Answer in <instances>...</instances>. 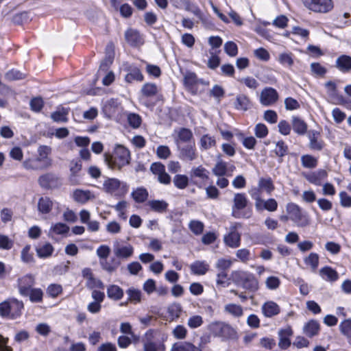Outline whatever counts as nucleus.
<instances>
[{
	"instance_id": "obj_1",
	"label": "nucleus",
	"mask_w": 351,
	"mask_h": 351,
	"mask_svg": "<svg viewBox=\"0 0 351 351\" xmlns=\"http://www.w3.org/2000/svg\"><path fill=\"white\" fill-rule=\"evenodd\" d=\"M104 160L110 169H121L130 161V152L123 145H117L112 155L105 154Z\"/></svg>"
},
{
	"instance_id": "obj_2",
	"label": "nucleus",
	"mask_w": 351,
	"mask_h": 351,
	"mask_svg": "<svg viewBox=\"0 0 351 351\" xmlns=\"http://www.w3.org/2000/svg\"><path fill=\"white\" fill-rule=\"evenodd\" d=\"M233 281L243 289L255 292L258 289V281L253 274L248 271L237 270L232 273Z\"/></svg>"
},
{
	"instance_id": "obj_3",
	"label": "nucleus",
	"mask_w": 351,
	"mask_h": 351,
	"mask_svg": "<svg viewBox=\"0 0 351 351\" xmlns=\"http://www.w3.org/2000/svg\"><path fill=\"white\" fill-rule=\"evenodd\" d=\"M248 200L245 193H236L233 199V205L232 206V215L237 219H248L252 216V211L247 208Z\"/></svg>"
},
{
	"instance_id": "obj_4",
	"label": "nucleus",
	"mask_w": 351,
	"mask_h": 351,
	"mask_svg": "<svg viewBox=\"0 0 351 351\" xmlns=\"http://www.w3.org/2000/svg\"><path fill=\"white\" fill-rule=\"evenodd\" d=\"M287 211L289 219L299 227H306L310 223L309 217L306 213L294 203H289L287 205Z\"/></svg>"
},
{
	"instance_id": "obj_5",
	"label": "nucleus",
	"mask_w": 351,
	"mask_h": 351,
	"mask_svg": "<svg viewBox=\"0 0 351 351\" xmlns=\"http://www.w3.org/2000/svg\"><path fill=\"white\" fill-rule=\"evenodd\" d=\"M208 330L216 337L225 339H233L236 337L237 332L230 324L216 321L208 325Z\"/></svg>"
},
{
	"instance_id": "obj_6",
	"label": "nucleus",
	"mask_w": 351,
	"mask_h": 351,
	"mask_svg": "<svg viewBox=\"0 0 351 351\" xmlns=\"http://www.w3.org/2000/svg\"><path fill=\"white\" fill-rule=\"evenodd\" d=\"M302 2L308 10L315 13L326 14L334 7L332 0H302Z\"/></svg>"
},
{
	"instance_id": "obj_7",
	"label": "nucleus",
	"mask_w": 351,
	"mask_h": 351,
	"mask_svg": "<svg viewBox=\"0 0 351 351\" xmlns=\"http://www.w3.org/2000/svg\"><path fill=\"white\" fill-rule=\"evenodd\" d=\"M159 88L154 83L147 82L144 84L140 90L139 101L147 107L154 106V104L151 103L149 99L157 95Z\"/></svg>"
},
{
	"instance_id": "obj_8",
	"label": "nucleus",
	"mask_w": 351,
	"mask_h": 351,
	"mask_svg": "<svg viewBox=\"0 0 351 351\" xmlns=\"http://www.w3.org/2000/svg\"><path fill=\"white\" fill-rule=\"evenodd\" d=\"M177 149L178 151V158L183 161L191 162L197 158L198 154L195 143L182 145H178Z\"/></svg>"
},
{
	"instance_id": "obj_9",
	"label": "nucleus",
	"mask_w": 351,
	"mask_h": 351,
	"mask_svg": "<svg viewBox=\"0 0 351 351\" xmlns=\"http://www.w3.org/2000/svg\"><path fill=\"white\" fill-rule=\"evenodd\" d=\"M235 169L236 167L234 165L228 164L219 158L212 169V172L215 176L218 177H222L224 176H232Z\"/></svg>"
},
{
	"instance_id": "obj_10",
	"label": "nucleus",
	"mask_w": 351,
	"mask_h": 351,
	"mask_svg": "<svg viewBox=\"0 0 351 351\" xmlns=\"http://www.w3.org/2000/svg\"><path fill=\"white\" fill-rule=\"evenodd\" d=\"M309 140L308 147L313 151H322L326 146L325 142L320 138V132L317 130H311L307 133Z\"/></svg>"
},
{
	"instance_id": "obj_11",
	"label": "nucleus",
	"mask_w": 351,
	"mask_h": 351,
	"mask_svg": "<svg viewBox=\"0 0 351 351\" xmlns=\"http://www.w3.org/2000/svg\"><path fill=\"white\" fill-rule=\"evenodd\" d=\"M150 170L157 176L158 181L163 184H169L171 182V177L166 172L165 167L160 162H154L152 164Z\"/></svg>"
},
{
	"instance_id": "obj_12",
	"label": "nucleus",
	"mask_w": 351,
	"mask_h": 351,
	"mask_svg": "<svg viewBox=\"0 0 351 351\" xmlns=\"http://www.w3.org/2000/svg\"><path fill=\"white\" fill-rule=\"evenodd\" d=\"M34 283V278L31 274H27L19 278L17 280V287L19 293L23 297H27L28 291L32 288Z\"/></svg>"
},
{
	"instance_id": "obj_13",
	"label": "nucleus",
	"mask_w": 351,
	"mask_h": 351,
	"mask_svg": "<svg viewBox=\"0 0 351 351\" xmlns=\"http://www.w3.org/2000/svg\"><path fill=\"white\" fill-rule=\"evenodd\" d=\"M293 331L291 326H287L280 328L278 332L279 338L278 346L282 350H287L291 346V337L293 335Z\"/></svg>"
},
{
	"instance_id": "obj_14",
	"label": "nucleus",
	"mask_w": 351,
	"mask_h": 351,
	"mask_svg": "<svg viewBox=\"0 0 351 351\" xmlns=\"http://www.w3.org/2000/svg\"><path fill=\"white\" fill-rule=\"evenodd\" d=\"M202 82L197 79L195 73L188 72L184 77V84L186 88L192 94L195 95L198 93V86Z\"/></svg>"
},
{
	"instance_id": "obj_15",
	"label": "nucleus",
	"mask_w": 351,
	"mask_h": 351,
	"mask_svg": "<svg viewBox=\"0 0 351 351\" xmlns=\"http://www.w3.org/2000/svg\"><path fill=\"white\" fill-rule=\"evenodd\" d=\"M23 167L27 170L38 171L45 170L51 167V165L47 164L45 160L38 156L34 158L26 159L23 162Z\"/></svg>"
},
{
	"instance_id": "obj_16",
	"label": "nucleus",
	"mask_w": 351,
	"mask_h": 351,
	"mask_svg": "<svg viewBox=\"0 0 351 351\" xmlns=\"http://www.w3.org/2000/svg\"><path fill=\"white\" fill-rule=\"evenodd\" d=\"M278 99V94L277 91L273 88H265L261 91L260 101L264 106H271L276 103Z\"/></svg>"
},
{
	"instance_id": "obj_17",
	"label": "nucleus",
	"mask_w": 351,
	"mask_h": 351,
	"mask_svg": "<svg viewBox=\"0 0 351 351\" xmlns=\"http://www.w3.org/2000/svg\"><path fill=\"white\" fill-rule=\"evenodd\" d=\"M241 234L237 230L235 226L230 228L228 234L223 237L224 243L231 248H237L241 245Z\"/></svg>"
},
{
	"instance_id": "obj_18",
	"label": "nucleus",
	"mask_w": 351,
	"mask_h": 351,
	"mask_svg": "<svg viewBox=\"0 0 351 351\" xmlns=\"http://www.w3.org/2000/svg\"><path fill=\"white\" fill-rule=\"evenodd\" d=\"M176 146L195 143L193 134L191 130L182 128L178 131L177 137L175 138Z\"/></svg>"
},
{
	"instance_id": "obj_19",
	"label": "nucleus",
	"mask_w": 351,
	"mask_h": 351,
	"mask_svg": "<svg viewBox=\"0 0 351 351\" xmlns=\"http://www.w3.org/2000/svg\"><path fill=\"white\" fill-rule=\"evenodd\" d=\"M327 176L328 173L324 169H319L313 172L304 174V178L308 182L316 186H320L324 180L326 178Z\"/></svg>"
},
{
	"instance_id": "obj_20",
	"label": "nucleus",
	"mask_w": 351,
	"mask_h": 351,
	"mask_svg": "<svg viewBox=\"0 0 351 351\" xmlns=\"http://www.w3.org/2000/svg\"><path fill=\"white\" fill-rule=\"evenodd\" d=\"M125 38L132 47L141 46L144 43L143 36L137 30L133 29H129L125 32Z\"/></svg>"
},
{
	"instance_id": "obj_21",
	"label": "nucleus",
	"mask_w": 351,
	"mask_h": 351,
	"mask_svg": "<svg viewBox=\"0 0 351 351\" xmlns=\"http://www.w3.org/2000/svg\"><path fill=\"white\" fill-rule=\"evenodd\" d=\"M320 331V324L318 321L311 319L305 323L302 328V332L306 337L312 338L319 335Z\"/></svg>"
},
{
	"instance_id": "obj_22",
	"label": "nucleus",
	"mask_w": 351,
	"mask_h": 351,
	"mask_svg": "<svg viewBox=\"0 0 351 351\" xmlns=\"http://www.w3.org/2000/svg\"><path fill=\"white\" fill-rule=\"evenodd\" d=\"M8 304L10 308V318L16 319L21 316L24 304L22 301L16 298L8 299Z\"/></svg>"
},
{
	"instance_id": "obj_23",
	"label": "nucleus",
	"mask_w": 351,
	"mask_h": 351,
	"mask_svg": "<svg viewBox=\"0 0 351 351\" xmlns=\"http://www.w3.org/2000/svg\"><path fill=\"white\" fill-rule=\"evenodd\" d=\"M128 73L125 76V80L128 83H132L134 81L143 82L144 76L141 70L134 66H130L126 69Z\"/></svg>"
},
{
	"instance_id": "obj_24",
	"label": "nucleus",
	"mask_w": 351,
	"mask_h": 351,
	"mask_svg": "<svg viewBox=\"0 0 351 351\" xmlns=\"http://www.w3.org/2000/svg\"><path fill=\"white\" fill-rule=\"evenodd\" d=\"M291 125L293 131L298 135L302 136L307 132V124L303 119L298 117H292Z\"/></svg>"
},
{
	"instance_id": "obj_25",
	"label": "nucleus",
	"mask_w": 351,
	"mask_h": 351,
	"mask_svg": "<svg viewBox=\"0 0 351 351\" xmlns=\"http://www.w3.org/2000/svg\"><path fill=\"white\" fill-rule=\"evenodd\" d=\"M114 255L119 258L128 259L132 256L134 248L132 245H117L114 247Z\"/></svg>"
},
{
	"instance_id": "obj_26",
	"label": "nucleus",
	"mask_w": 351,
	"mask_h": 351,
	"mask_svg": "<svg viewBox=\"0 0 351 351\" xmlns=\"http://www.w3.org/2000/svg\"><path fill=\"white\" fill-rule=\"evenodd\" d=\"M262 311L265 317H271L278 315L280 311V308L276 302L273 301H268L263 305Z\"/></svg>"
},
{
	"instance_id": "obj_27",
	"label": "nucleus",
	"mask_w": 351,
	"mask_h": 351,
	"mask_svg": "<svg viewBox=\"0 0 351 351\" xmlns=\"http://www.w3.org/2000/svg\"><path fill=\"white\" fill-rule=\"evenodd\" d=\"M193 274L202 276L206 274L209 269V265L204 261H196L190 265Z\"/></svg>"
},
{
	"instance_id": "obj_28",
	"label": "nucleus",
	"mask_w": 351,
	"mask_h": 351,
	"mask_svg": "<svg viewBox=\"0 0 351 351\" xmlns=\"http://www.w3.org/2000/svg\"><path fill=\"white\" fill-rule=\"evenodd\" d=\"M234 108L238 110H247L252 106L249 97L244 94H239L234 103Z\"/></svg>"
},
{
	"instance_id": "obj_29",
	"label": "nucleus",
	"mask_w": 351,
	"mask_h": 351,
	"mask_svg": "<svg viewBox=\"0 0 351 351\" xmlns=\"http://www.w3.org/2000/svg\"><path fill=\"white\" fill-rule=\"evenodd\" d=\"M147 205L150 208L152 211L163 213L167 210L169 204L162 199H153L147 202Z\"/></svg>"
},
{
	"instance_id": "obj_30",
	"label": "nucleus",
	"mask_w": 351,
	"mask_h": 351,
	"mask_svg": "<svg viewBox=\"0 0 351 351\" xmlns=\"http://www.w3.org/2000/svg\"><path fill=\"white\" fill-rule=\"evenodd\" d=\"M336 67L341 72L346 73L351 70V57L341 55L336 60Z\"/></svg>"
},
{
	"instance_id": "obj_31",
	"label": "nucleus",
	"mask_w": 351,
	"mask_h": 351,
	"mask_svg": "<svg viewBox=\"0 0 351 351\" xmlns=\"http://www.w3.org/2000/svg\"><path fill=\"white\" fill-rule=\"evenodd\" d=\"M216 139L208 134H204L199 140V147L201 150H208L216 145Z\"/></svg>"
},
{
	"instance_id": "obj_32",
	"label": "nucleus",
	"mask_w": 351,
	"mask_h": 351,
	"mask_svg": "<svg viewBox=\"0 0 351 351\" xmlns=\"http://www.w3.org/2000/svg\"><path fill=\"white\" fill-rule=\"evenodd\" d=\"M288 152L289 147L282 140L278 141L276 143L274 153L277 157L280 158V159L278 160L279 162H282V158L287 155Z\"/></svg>"
},
{
	"instance_id": "obj_33",
	"label": "nucleus",
	"mask_w": 351,
	"mask_h": 351,
	"mask_svg": "<svg viewBox=\"0 0 351 351\" xmlns=\"http://www.w3.org/2000/svg\"><path fill=\"white\" fill-rule=\"evenodd\" d=\"M53 250V247L49 243H45L43 245H38L36 249L38 256L42 258L49 257Z\"/></svg>"
},
{
	"instance_id": "obj_34",
	"label": "nucleus",
	"mask_w": 351,
	"mask_h": 351,
	"mask_svg": "<svg viewBox=\"0 0 351 351\" xmlns=\"http://www.w3.org/2000/svg\"><path fill=\"white\" fill-rule=\"evenodd\" d=\"M320 276L323 279L328 281H335L338 279L337 272L330 267H324L319 271Z\"/></svg>"
},
{
	"instance_id": "obj_35",
	"label": "nucleus",
	"mask_w": 351,
	"mask_h": 351,
	"mask_svg": "<svg viewBox=\"0 0 351 351\" xmlns=\"http://www.w3.org/2000/svg\"><path fill=\"white\" fill-rule=\"evenodd\" d=\"M69 111L68 108H61L51 113V118L55 122L66 123L68 121Z\"/></svg>"
},
{
	"instance_id": "obj_36",
	"label": "nucleus",
	"mask_w": 351,
	"mask_h": 351,
	"mask_svg": "<svg viewBox=\"0 0 351 351\" xmlns=\"http://www.w3.org/2000/svg\"><path fill=\"white\" fill-rule=\"evenodd\" d=\"M319 256L315 252L310 253L307 256L304 258V262L306 265L311 267V270L315 271L319 266Z\"/></svg>"
},
{
	"instance_id": "obj_37",
	"label": "nucleus",
	"mask_w": 351,
	"mask_h": 351,
	"mask_svg": "<svg viewBox=\"0 0 351 351\" xmlns=\"http://www.w3.org/2000/svg\"><path fill=\"white\" fill-rule=\"evenodd\" d=\"M300 160L302 167L306 169H314L318 165L317 158L310 154L302 155Z\"/></svg>"
},
{
	"instance_id": "obj_38",
	"label": "nucleus",
	"mask_w": 351,
	"mask_h": 351,
	"mask_svg": "<svg viewBox=\"0 0 351 351\" xmlns=\"http://www.w3.org/2000/svg\"><path fill=\"white\" fill-rule=\"evenodd\" d=\"M108 297L114 300H119L123 296V289L117 285H110L107 289Z\"/></svg>"
},
{
	"instance_id": "obj_39",
	"label": "nucleus",
	"mask_w": 351,
	"mask_h": 351,
	"mask_svg": "<svg viewBox=\"0 0 351 351\" xmlns=\"http://www.w3.org/2000/svg\"><path fill=\"white\" fill-rule=\"evenodd\" d=\"M258 185L261 191H265L268 195H271L275 189L271 178H261Z\"/></svg>"
},
{
	"instance_id": "obj_40",
	"label": "nucleus",
	"mask_w": 351,
	"mask_h": 351,
	"mask_svg": "<svg viewBox=\"0 0 351 351\" xmlns=\"http://www.w3.org/2000/svg\"><path fill=\"white\" fill-rule=\"evenodd\" d=\"M132 197L137 203H143L148 198V191L143 187L137 188L132 193Z\"/></svg>"
},
{
	"instance_id": "obj_41",
	"label": "nucleus",
	"mask_w": 351,
	"mask_h": 351,
	"mask_svg": "<svg viewBox=\"0 0 351 351\" xmlns=\"http://www.w3.org/2000/svg\"><path fill=\"white\" fill-rule=\"evenodd\" d=\"M208 171L202 165L197 167H193L190 171L191 178H199L202 180H206L208 179Z\"/></svg>"
},
{
	"instance_id": "obj_42",
	"label": "nucleus",
	"mask_w": 351,
	"mask_h": 351,
	"mask_svg": "<svg viewBox=\"0 0 351 351\" xmlns=\"http://www.w3.org/2000/svg\"><path fill=\"white\" fill-rule=\"evenodd\" d=\"M99 264L104 270L109 273H112L118 268L121 262L117 261L116 258H112L110 262L107 260H104V261H99Z\"/></svg>"
},
{
	"instance_id": "obj_43",
	"label": "nucleus",
	"mask_w": 351,
	"mask_h": 351,
	"mask_svg": "<svg viewBox=\"0 0 351 351\" xmlns=\"http://www.w3.org/2000/svg\"><path fill=\"white\" fill-rule=\"evenodd\" d=\"M53 203L47 197H43L39 199L38 203V210L42 213H49L52 208Z\"/></svg>"
},
{
	"instance_id": "obj_44",
	"label": "nucleus",
	"mask_w": 351,
	"mask_h": 351,
	"mask_svg": "<svg viewBox=\"0 0 351 351\" xmlns=\"http://www.w3.org/2000/svg\"><path fill=\"white\" fill-rule=\"evenodd\" d=\"M29 300L33 303L43 302V291L40 288H32L27 293Z\"/></svg>"
},
{
	"instance_id": "obj_45",
	"label": "nucleus",
	"mask_w": 351,
	"mask_h": 351,
	"mask_svg": "<svg viewBox=\"0 0 351 351\" xmlns=\"http://www.w3.org/2000/svg\"><path fill=\"white\" fill-rule=\"evenodd\" d=\"M121 182L117 178H108L104 182V187L108 193L115 192L120 186Z\"/></svg>"
},
{
	"instance_id": "obj_46",
	"label": "nucleus",
	"mask_w": 351,
	"mask_h": 351,
	"mask_svg": "<svg viewBox=\"0 0 351 351\" xmlns=\"http://www.w3.org/2000/svg\"><path fill=\"white\" fill-rule=\"evenodd\" d=\"M37 152L38 154V157L50 165L51 166L52 160L49 157V155L51 152V148L47 145H40L38 147Z\"/></svg>"
},
{
	"instance_id": "obj_47",
	"label": "nucleus",
	"mask_w": 351,
	"mask_h": 351,
	"mask_svg": "<svg viewBox=\"0 0 351 351\" xmlns=\"http://www.w3.org/2000/svg\"><path fill=\"white\" fill-rule=\"evenodd\" d=\"M174 186L179 189H184L189 185V178L186 175L177 174L173 177Z\"/></svg>"
},
{
	"instance_id": "obj_48",
	"label": "nucleus",
	"mask_w": 351,
	"mask_h": 351,
	"mask_svg": "<svg viewBox=\"0 0 351 351\" xmlns=\"http://www.w3.org/2000/svg\"><path fill=\"white\" fill-rule=\"evenodd\" d=\"M69 230V228L66 224L62 223H57L51 227L49 236L53 237V233L56 234H64L67 233Z\"/></svg>"
},
{
	"instance_id": "obj_49",
	"label": "nucleus",
	"mask_w": 351,
	"mask_h": 351,
	"mask_svg": "<svg viewBox=\"0 0 351 351\" xmlns=\"http://www.w3.org/2000/svg\"><path fill=\"white\" fill-rule=\"evenodd\" d=\"M236 257L243 263H247L252 259V255L250 250L247 248H241L237 250L235 252Z\"/></svg>"
},
{
	"instance_id": "obj_50",
	"label": "nucleus",
	"mask_w": 351,
	"mask_h": 351,
	"mask_svg": "<svg viewBox=\"0 0 351 351\" xmlns=\"http://www.w3.org/2000/svg\"><path fill=\"white\" fill-rule=\"evenodd\" d=\"M224 310L226 312L237 317H241L243 314L241 306L235 304H226L224 307Z\"/></svg>"
},
{
	"instance_id": "obj_51",
	"label": "nucleus",
	"mask_w": 351,
	"mask_h": 351,
	"mask_svg": "<svg viewBox=\"0 0 351 351\" xmlns=\"http://www.w3.org/2000/svg\"><path fill=\"white\" fill-rule=\"evenodd\" d=\"M278 60L282 65L287 67L292 66L294 63L292 53H282L279 54Z\"/></svg>"
},
{
	"instance_id": "obj_52",
	"label": "nucleus",
	"mask_w": 351,
	"mask_h": 351,
	"mask_svg": "<svg viewBox=\"0 0 351 351\" xmlns=\"http://www.w3.org/2000/svg\"><path fill=\"white\" fill-rule=\"evenodd\" d=\"M73 197L75 201L85 203L90 198V192L89 191L77 189L73 193Z\"/></svg>"
},
{
	"instance_id": "obj_53",
	"label": "nucleus",
	"mask_w": 351,
	"mask_h": 351,
	"mask_svg": "<svg viewBox=\"0 0 351 351\" xmlns=\"http://www.w3.org/2000/svg\"><path fill=\"white\" fill-rule=\"evenodd\" d=\"M261 190L258 186L254 187L249 191V193L252 198L256 201L255 206L258 210L261 208V204L263 202V199L261 198Z\"/></svg>"
},
{
	"instance_id": "obj_54",
	"label": "nucleus",
	"mask_w": 351,
	"mask_h": 351,
	"mask_svg": "<svg viewBox=\"0 0 351 351\" xmlns=\"http://www.w3.org/2000/svg\"><path fill=\"white\" fill-rule=\"evenodd\" d=\"M341 333L348 337H351V319H346L341 322L339 325Z\"/></svg>"
},
{
	"instance_id": "obj_55",
	"label": "nucleus",
	"mask_w": 351,
	"mask_h": 351,
	"mask_svg": "<svg viewBox=\"0 0 351 351\" xmlns=\"http://www.w3.org/2000/svg\"><path fill=\"white\" fill-rule=\"evenodd\" d=\"M189 228L193 233L196 235L201 234L203 232L204 225L198 220H191L189 222Z\"/></svg>"
},
{
	"instance_id": "obj_56",
	"label": "nucleus",
	"mask_w": 351,
	"mask_h": 351,
	"mask_svg": "<svg viewBox=\"0 0 351 351\" xmlns=\"http://www.w3.org/2000/svg\"><path fill=\"white\" fill-rule=\"evenodd\" d=\"M128 122L133 128H138L142 122L141 117L136 113H130L128 115Z\"/></svg>"
},
{
	"instance_id": "obj_57",
	"label": "nucleus",
	"mask_w": 351,
	"mask_h": 351,
	"mask_svg": "<svg viewBox=\"0 0 351 351\" xmlns=\"http://www.w3.org/2000/svg\"><path fill=\"white\" fill-rule=\"evenodd\" d=\"M204 323L203 318L200 315H193L187 321V325L189 328L194 329L201 326Z\"/></svg>"
},
{
	"instance_id": "obj_58",
	"label": "nucleus",
	"mask_w": 351,
	"mask_h": 351,
	"mask_svg": "<svg viewBox=\"0 0 351 351\" xmlns=\"http://www.w3.org/2000/svg\"><path fill=\"white\" fill-rule=\"evenodd\" d=\"M110 248L106 245H100L96 251V254L97 256L99 258V261H104V260H107V258L110 255Z\"/></svg>"
},
{
	"instance_id": "obj_59",
	"label": "nucleus",
	"mask_w": 351,
	"mask_h": 351,
	"mask_svg": "<svg viewBox=\"0 0 351 351\" xmlns=\"http://www.w3.org/2000/svg\"><path fill=\"white\" fill-rule=\"evenodd\" d=\"M225 52L231 57H234L238 53L237 45L232 41H228L224 45Z\"/></svg>"
},
{
	"instance_id": "obj_60",
	"label": "nucleus",
	"mask_w": 351,
	"mask_h": 351,
	"mask_svg": "<svg viewBox=\"0 0 351 351\" xmlns=\"http://www.w3.org/2000/svg\"><path fill=\"white\" fill-rule=\"evenodd\" d=\"M30 248V245H27L21 251V258L24 263H29L34 261L33 254L29 252Z\"/></svg>"
},
{
	"instance_id": "obj_61",
	"label": "nucleus",
	"mask_w": 351,
	"mask_h": 351,
	"mask_svg": "<svg viewBox=\"0 0 351 351\" xmlns=\"http://www.w3.org/2000/svg\"><path fill=\"white\" fill-rule=\"evenodd\" d=\"M311 70L314 75L320 77H323L327 72L326 69L318 62L311 63Z\"/></svg>"
},
{
	"instance_id": "obj_62",
	"label": "nucleus",
	"mask_w": 351,
	"mask_h": 351,
	"mask_svg": "<svg viewBox=\"0 0 351 351\" xmlns=\"http://www.w3.org/2000/svg\"><path fill=\"white\" fill-rule=\"evenodd\" d=\"M277 202L274 199L270 198L266 201L263 200L261 209L264 208L268 211L274 212L277 210Z\"/></svg>"
},
{
	"instance_id": "obj_63",
	"label": "nucleus",
	"mask_w": 351,
	"mask_h": 351,
	"mask_svg": "<svg viewBox=\"0 0 351 351\" xmlns=\"http://www.w3.org/2000/svg\"><path fill=\"white\" fill-rule=\"evenodd\" d=\"M265 285L268 289L275 290L279 287L280 280L276 276H269L266 279Z\"/></svg>"
},
{
	"instance_id": "obj_64",
	"label": "nucleus",
	"mask_w": 351,
	"mask_h": 351,
	"mask_svg": "<svg viewBox=\"0 0 351 351\" xmlns=\"http://www.w3.org/2000/svg\"><path fill=\"white\" fill-rule=\"evenodd\" d=\"M254 133L256 137L263 138L268 134V129L263 123H258L254 128Z\"/></svg>"
}]
</instances>
